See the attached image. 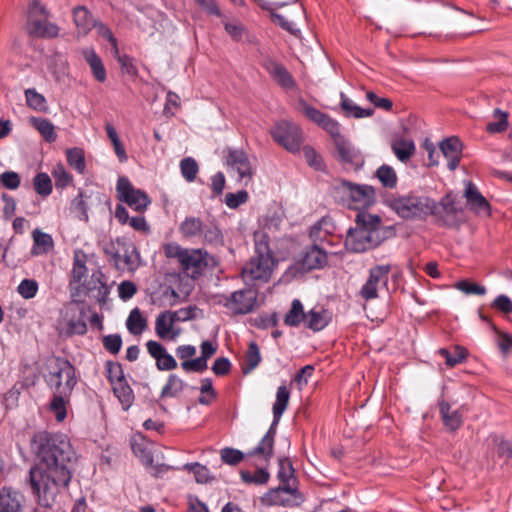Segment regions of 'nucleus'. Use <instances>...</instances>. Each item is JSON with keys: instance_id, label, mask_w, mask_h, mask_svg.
<instances>
[{"instance_id": "nucleus-2", "label": "nucleus", "mask_w": 512, "mask_h": 512, "mask_svg": "<svg viewBox=\"0 0 512 512\" xmlns=\"http://www.w3.org/2000/svg\"><path fill=\"white\" fill-rule=\"evenodd\" d=\"M355 224V227L348 230L345 239L347 250L355 253L375 248L395 234L392 226L383 225L379 215L365 211L357 213Z\"/></svg>"}, {"instance_id": "nucleus-10", "label": "nucleus", "mask_w": 512, "mask_h": 512, "mask_svg": "<svg viewBox=\"0 0 512 512\" xmlns=\"http://www.w3.org/2000/svg\"><path fill=\"white\" fill-rule=\"evenodd\" d=\"M46 383L53 393L71 395L77 383L75 368L64 358H54L49 363Z\"/></svg>"}, {"instance_id": "nucleus-9", "label": "nucleus", "mask_w": 512, "mask_h": 512, "mask_svg": "<svg viewBox=\"0 0 512 512\" xmlns=\"http://www.w3.org/2000/svg\"><path fill=\"white\" fill-rule=\"evenodd\" d=\"M328 262V256L323 247L313 244L308 247L301 261L289 266L279 279L280 285H289L293 280H299L305 271L323 268Z\"/></svg>"}, {"instance_id": "nucleus-33", "label": "nucleus", "mask_w": 512, "mask_h": 512, "mask_svg": "<svg viewBox=\"0 0 512 512\" xmlns=\"http://www.w3.org/2000/svg\"><path fill=\"white\" fill-rule=\"evenodd\" d=\"M29 123L40 133L44 140L52 143L57 139L55 126L51 121L41 117L32 116L29 118Z\"/></svg>"}, {"instance_id": "nucleus-41", "label": "nucleus", "mask_w": 512, "mask_h": 512, "mask_svg": "<svg viewBox=\"0 0 512 512\" xmlns=\"http://www.w3.org/2000/svg\"><path fill=\"white\" fill-rule=\"evenodd\" d=\"M376 178L386 189H393L397 186L398 177L395 170L386 164L381 165L375 172Z\"/></svg>"}, {"instance_id": "nucleus-31", "label": "nucleus", "mask_w": 512, "mask_h": 512, "mask_svg": "<svg viewBox=\"0 0 512 512\" xmlns=\"http://www.w3.org/2000/svg\"><path fill=\"white\" fill-rule=\"evenodd\" d=\"M439 213L436 217L443 218V214L447 219L444 221L447 223L450 218H456L459 214L463 212L462 207L456 202L455 197L452 194H446L439 203Z\"/></svg>"}, {"instance_id": "nucleus-51", "label": "nucleus", "mask_w": 512, "mask_h": 512, "mask_svg": "<svg viewBox=\"0 0 512 512\" xmlns=\"http://www.w3.org/2000/svg\"><path fill=\"white\" fill-rule=\"evenodd\" d=\"M184 381L175 374L168 377L167 383L161 391L162 397H175L184 389Z\"/></svg>"}, {"instance_id": "nucleus-17", "label": "nucleus", "mask_w": 512, "mask_h": 512, "mask_svg": "<svg viewBox=\"0 0 512 512\" xmlns=\"http://www.w3.org/2000/svg\"><path fill=\"white\" fill-rule=\"evenodd\" d=\"M265 502L271 506L291 507L300 504L302 501L297 489L291 484L279 486L270 490L264 498Z\"/></svg>"}, {"instance_id": "nucleus-48", "label": "nucleus", "mask_w": 512, "mask_h": 512, "mask_svg": "<svg viewBox=\"0 0 512 512\" xmlns=\"http://www.w3.org/2000/svg\"><path fill=\"white\" fill-rule=\"evenodd\" d=\"M495 121L489 122L486 125V131L489 133H501L508 127V113L496 108L493 111Z\"/></svg>"}, {"instance_id": "nucleus-45", "label": "nucleus", "mask_w": 512, "mask_h": 512, "mask_svg": "<svg viewBox=\"0 0 512 512\" xmlns=\"http://www.w3.org/2000/svg\"><path fill=\"white\" fill-rule=\"evenodd\" d=\"M261 360L262 357L259 346L254 341L250 342L245 356L243 373L247 374L253 371L260 364Z\"/></svg>"}, {"instance_id": "nucleus-64", "label": "nucleus", "mask_w": 512, "mask_h": 512, "mask_svg": "<svg viewBox=\"0 0 512 512\" xmlns=\"http://www.w3.org/2000/svg\"><path fill=\"white\" fill-rule=\"evenodd\" d=\"M103 346L112 353L117 354L122 347V338L119 334H110L103 338Z\"/></svg>"}, {"instance_id": "nucleus-37", "label": "nucleus", "mask_w": 512, "mask_h": 512, "mask_svg": "<svg viewBox=\"0 0 512 512\" xmlns=\"http://www.w3.org/2000/svg\"><path fill=\"white\" fill-rule=\"evenodd\" d=\"M269 73L274 80L285 89H292L295 87V81L288 70L281 64L271 63Z\"/></svg>"}, {"instance_id": "nucleus-58", "label": "nucleus", "mask_w": 512, "mask_h": 512, "mask_svg": "<svg viewBox=\"0 0 512 512\" xmlns=\"http://www.w3.org/2000/svg\"><path fill=\"white\" fill-rule=\"evenodd\" d=\"M301 149L303 151L304 158L310 167H313L315 170H321L323 168L322 158L313 147L307 145L302 146Z\"/></svg>"}, {"instance_id": "nucleus-6", "label": "nucleus", "mask_w": 512, "mask_h": 512, "mask_svg": "<svg viewBox=\"0 0 512 512\" xmlns=\"http://www.w3.org/2000/svg\"><path fill=\"white\" fill-rule=\"evenodd\" d=\"M337 202L350 209L363 211L376 202L375 188L368 184H357L348 180H340L333 189Z\"/></svg>"}, {"instance_id": "nucleus-26", "label": "nucleus", "mask_w": 512, "mask_h": 512, "mask_svg": "<svg viewBox=\"0 0 512 512\" xmlns=\"http://www.w3.org/2000/svg\"><path fill=\"white\" fill-rule=\"evenodd\" d=\"M73 20L80 35H87L96 24L95 19L84 6L73 9Z\"/></svg>"}, {"instance_id": "nucleus-47", "label": "nucleus", "mask_w": 512, "mask_h": 512, "mask_svg": "<svg viewBox=\"0 0 512 512\" xmlns=\"http://www.w3.org/2000/svg\"><path fill=\"white\" fill-rule=\"evenodd\" d=\"M126 326L128 331L133 335H139L145 330L147 323L138 308H135L130 312L126 321Z\"/></svg>"}, {"instance_id": "nucleus-54", "label": "nucleus", "mask_w": 512, "mask_h": 512, "mask_svg": "<svg viewBox=\"0 0 512 512\" xmlns=\"http://www.w3.org/2000/svg\"><path fill=\"white\" fill-rule=\"evenodd\" d=\"M184 469L192 471L195 475V480L198 483L205 484L213 479L207 467L199 463H188L184 465Z\"/></svg>"}, {"instance_id": "nucleus-63", "label": "nucleus", "mask_w": 512, "mask_h": 512, "mask_svg": "<svg viewBox=\"0 0 512 512\" xmlns=\"http://www.w3.org/2000/svg\"><path fill=\"white\" fill-rule=\"evenodd\" d=\"M164 254L167 258H175L181 263V259L186 255L188 249L181 247L175 242L167 243L163 246Z\"/></svg>"}, {"instance_id": "nucleus-62", "label": "nucleus", "mask_w": 512, "mask_h": 512, "mask_svg": "<svg viewBox=\"0 0 512 512\" xmlns=\"http://www.w3.org/2000/svg\"><path fill=\"white\" fill-rule=\"evenodd\" d=\"M244 459V454L234 448H224L221 450V460L228 465H237Z\"/></svg>"}, {"instance_id": "nucleus-32", "label": "nucleus", "mask_w": 512, "mask_h": 512, "mask_svg": "<svg viewBox=\"0 0 512 512\" xmlns=\"http://www.w3.org/2000/svg\"><path fill=\"white\" fill-rule=\"evenodd\" d=\"M331 320L330 314L326 310L312 309L306 313L305 325L312 331H321L324 329Z\"/></svg>"}, {"instance_id": "nucleus-1", "label": "nucleus", "mask_w": 512, "mask_h": 512, "mask_svg": "<svg viewBox=\"0 0 512 512\" xmlns=\"http://www.w3.org/2000/svg\"><path fill=\"white\" fill-rule=\"evenodd\" d=\"M31 444L40 464L30 469V484L39 504L50 507L71 481V464L76 460V453L63 434L41 431L33 436Z\"/></svg>"}, {"instance_id": "nucleus-60", "label": "nucleus", "mask_w": 512, "mask_h": 512, "mask_svg": "<svg viewBox=\"0 0 512 512\" xmlns=\"http://www.w3.org/2000/svg\"><path fill=\"white\" fill-rule=\"evenodd\" d=\"M21 179L17 172L14 171H5L0 174V184L9 189L15 190L20 186Z\"/></svg>"}, {"instance_id": "nucleus-55", "label": "nucleus", "mask_w": 512, "mask_h": 512, "mask_svg": "<svg viewBox=\"0 0 512 512\" xmlns=\"http://www.w3.org/2000/svg\"><path fill=\"white\" fill-rule=\"evenodd\" d=\"M105 369L107 373V378L112 384V386L114 384H118V382L120 383L125 381L124 372L122 366L119 363L109 361L106 363Z\"/></svg>"}, {"instance_id": "nucleus-59", "label": "nucleus", "mask_w": 512, "mask_h": 512, "mask_svg": "<svg viewBox=\"0 0 512 512\" xmlns=\"http://www.w3.org/2000/svg\"><path fill=\"white\" fill-rule=\"evenodd\" d=\"M249 195L246 190H240L236 193H227L225 195V204L230 209H236L240 205L246 203L248 201Z\"/></svg>"}, {"instance_id": "nucleus-7", "label": "nucleus", "mask_w": 512, "mask_h": 512, "mask_svg": "<svg viewBox=\"0 0 512 512\" xmlns=\"http://www.w3.org/2000/svg\"><path fill=\"white\" fill-rule=\"evenodd\" d=\"M290 399V392L285 385L279 386L276 400L273 404V422L257 446L247 453V456L258 457L268 463L273 456L274 440L278 423L286 410Z\"/></svg>"}, {"instance_id": "nucleus-4", "label": "nucleus", "mask_w": 512, "mask_h": 512, "mask_svg": "<svg viewBox=\"0 0 512 512\" xmlns=\"http://www.w3.org/2000/svg\"><path fill=\"white\" fill-rule=\"evenodd\" d=\"M114 284L115 282H109L108 277L97 267L93 255H88L81 249L74 251L71 288H112Z\"/></svg>"}, {"instance_id": "nucleus-8", "label": "nucleus", "mask_w": 512, "mask_h": 512, "mask_svg": "<svg viewBox=\"0 0 512 512\" xmlns=\"http://www.w3.org/2000/svg\"><path fill=\"white\" fill-rule=\"evenodd\" d=\"M80 291L77 290V293L72 295V301L60 311L56 323V330L60 336L84 335L87 332V307L77 300V297H80Z\"/></svg>"}, {"instance_id": "nucleus-20", "label": "nucleus", "mask_w": 512, "mask_h": 512, "mask_svg": "<svg viewBox=\"0 0 512 512\" xmlns=\"http://www.w3.org/2000/svg\"><path fill=\"white\" fill-rule=\"evenodd\" d=\"M464 197L468 208L479 216H489L490 204L481 194L478 187L471 181L465 182Z\"/></svg>"}, {"instance_id": "nucleus-39", "label": "nucleus", "mask_w": 512, "mask_h": 512, "mask_svg": "<svg viewBox=\"0 0 512 512\" xmlns=\"http://www.w3.org/2000/svg\"><path fill=\"white\" fill-rule=\"evenodd\" d=\"M438 354L445 359V363L448 367H454L463 363L468 356L467 350L458 345L454 346L452 351L446 348H441L438 350Z\"/></svg>"}, {"instance_id": "nucleus-44", "label": "nucleus", "mask_w": 512, "mask_h": 512, "mask_svg": "<svg viewBox=\"0 0 512 512\" xmlns=\"http://www.w3.org/2000/svg\"><path fill=\"white\" fill-rule=\"evenodd\" d=\"M112 387L114 395L120 401L123 409L128 410L131 407L134 400V394L130 386L127 384L126 381H124L120 383L118 382V384H114Z\"/></svg>"}, {"instance_id": "nucleus-36", "label": "nucleus", "mask_w": 512, "mask_h": 512, "mask_svg": "<svg viewBox=\"0 0 512 512\" xmlns=\"http://www.w3.org/2000/svg\"><path fill=\"white\" fill-rule=\"evenodd\" d=\"M200 238L203 243L211 246L217 247L224 245V236L215 222L204 224Z\"/></svg>"}, {"instance_id": "nucleus-23", "label": "nucleus", "mask_w": 512, "mask_h": 512, "mask_svg": "<svg viewBox=\"0 0 512 512\" xmlns=\"http://www.w3.org/2000/svg\"><path fill=\"white\" fill-rule=\"evenodd\" d=\"M189 290H154L151 299L159 307L167 308L186 301Z\"/></svg>"}, {"instance_id": "nucleus-25", "label": "nucleus", "mask_w": 512, "mask_h": 512, "mask_svg": "<svg viewBox=\"0 0 512 512\" xmlns=\"http://www.w3.org/2000/svg\"><path fill=\"white\" fill-rule=\"evenodd\" d=\"M440 150L447 159V167L454 171L461 160L462 143L457 137H450L440 143Z\"/></svg>"}, {"instance_id": "nucleus-24", "label": "nucleus", "mask_w": 512, "mask_h": 512, "mask_svg": "<svg viewBox=\"0 0 512 512\" xmlns=\"http://www.w3.org/2000/svg\"><path fill=\"white\" fill-rule=\"evenodd\" d=\"M24 503L23 494L12 488L0 489V512H21Z\"/></svg>"}, {"instance_id": "nucleus-11", "label": "nucleus", "mask_w": 512, "mask_h": 512, "mask_svg": "<svg viewBox=\"0 0 512 512\" xmlns=\"http://www.w3.org/2000/svg\"><path fill=\"white\" fill-rule=\"evenodd\" d=\"M208 298L214 304L223 305L234 314H248L260 305L257 290H235L230 297L212 295Z\"/></svg>"}, {"instance_id": "nucleus-3", "label": "nucleus", "mask_w": 512, "mask_h": 512, "mask_svg": "<svg viewBox=\"0 0 512 512\" xmlns=\"http://www.w3.org/2000/svg\"><path fill=\"white\" fill-rule=\"evenodd\" d=\"M388 207L405 220H424L438 215L439 205L421 191H410L387 200Z\"/></svg>"}, {"instance_id": "nucleus-12", "label": "nucleus", "mask_w": 512, "mask_h": 512, "mask_svg": "<svg viewBox=\"0 0 512 512\" xmlns=\"http://www.w3.org/2000/svg\"><path fill=\"white\" fill-rule=\"evenodd\" d=\"M273 140L292 154L300 153L304 142V133L294 122L281 120L270 130Z\"/></svg>"}, {"instance_id": "nucleus-15", "label": "nucleus", "mask_w": 512, "mask_h": 512, "mask_svg": "<svg viewBox=\"0 0 512 512\" xmlns=\"http://www.w3.org/2000/svg\"><path fill=\"white\" fill-rule=\"evenodd\" d=\"M226 166L238 174V180L245 185L252 180L254 170L247 153L239 148L227 147L223 150Z\"/></svg>"}, {"instance_id": "nucleus-13", "label": "nucleus", "mask_w": 512, "mask_h": 512, "mask_svg": "<svg viewBox=\"0 0 512 512\" xmlns=\"http://www.w3.org/2000/svg\"><path fill=\"white\" fill-rule=\"evenodd\" d=\"M105 252L111 255L115 265L120 269L135 270L138 267L139 254L131 242L117 238L106 247Z\"/></svg>"}, {"instance_id": "nucleus-42", "label": "nucleus", "mask_w": 512, "mask_h": 512, "mask_svg": "<svg viewBox=\"0 0 512 512\" xmlns=\"http://www.w3.org/2000/svg\"><path fill=\"white\" fill-rule=\"evenodd\" d=\"M71 395H61L53 393V398L50 402L49 409L55 415L58 422H62L67 415L66 405L69 402Z\"/></svg>"}, {"instance_id": "nucleus-52", "label": "nucleus", "mask_w": 512, "mask_h": 512, "mask_svg": "<svg viewBox=\"0 0 512 512\" xmlns=\"http://www.w3.org/2000/svg\"><path fill=\"white\" fill-rule=\"evenodd\" d=\"M180 171L187 182H193L198 174L199 166L192 157H186L180 162Z\"/></svg>"}, {"instance_id": "nucleus-27", "label": "nucleus", "mask_w": 512, "mask_h": 512, "mask_svg": "<svg viewBox=\"0 0 512 512\" xmlns=\"http://www.w3.org/2000/svg\"><path fill=\"white\" fill-rule=\"evenodd\" d=\"M48 17L43 16L40 19H33L28 23L29 32L39 37H56L59 33V27L47 20Z\"/></svg>"}, {"instance_id": "nucleus-18", "label": "nucleus", "mask_w": 512, "mask_h": 512, "mask_svg": "<svg viewBox=\"0 0 512 512\" xmlns=\"http://www.w3.org/2000/svg\"><path fill=\"white\" fill-rule=\"evenodd\" d=\"M208 253L201 249H188L186 255L181 259L183 272L193 279L199 277L208 265Z\"/></svg>"}, {"instance_id": "nucleus-53", "label": "nucleus", "mask_w": 512, "mask_h": 512, "mask_svg": "<svg viewBox=\"0 0 512 512\" xmlns=\"http://www.w3.org/2000/svg\"><path fill=\"white\" fill-rule=\"evenodd\" d=\"M87 210L88 207L84 200V195L82 192H79L71 202V211L79 220L87 222L89 219Z\"/></svg>"}, {"instance_id": "nucleus-19", "label": "nucleus", "mask_w": 512, "mask_h": 512, "mask_svg": "<svg viewBox=\"0 0 512 512\" xmlns=\"http://www.w3.org/2000/svg\"><path fill=\"white\" fill-rule=\"evenodd\" d=\"M298 110L303 113L310 121L322 127L330 135L337 134V130L340 128V125L328 114L313 107L304 100L299 101Z\"/></svg>"}, {"instance_id": "nucleus-40", "label": "nucleus", "mask_w": 512, "mask_h": 512, "mask_svg": "<svg viewBox=\"0 0 512 512\" xmlns=\"http://www.w3.org/2000/svg\"><path fill=\"white\" fill-rule=\"evenodd\" d=\"M306 313L300 300L294 299L290 310L284 317V323L290 327H297L305 321Z\"/></svg>"}, {"instance_id": "nucleus-21", "label": "nucleus", "mask_w": 512, "mask_h": 512, "mask_svg": "<svg viewBox=\"0 0 512 512\" xmlns=\"http://www.w3.org/2000/svg\"><path fill=\"white\" fill-rule=\"evenodd\" d=\"M179 321V312L166 311L160 313L155 320V332L161 339L175 340L181 333L180 328H175V322Z\"/></svg>"}, {"instance_id": "nucleus-61", "label": "nucleus", "mask_w": 512, "mask_h": 512, "mask_svg": "<svg viewBox=\"0 0 512 512\" xmlns=\"http://www.w3.org/2000/svg\"><path fill=\"white\" fill-rule=\"evenodd\" d=\"M271 20L273 23L292 35H297L299 33V29L296 28L295 24L292 21L287 20L282 14L272 11Z\"/></svg>"}, {"instance_id": "nucleus-56", "label": "nucleus", "mask_w": 512, "mask_h": 512, "mask_svg": "<svg viewBox=\"0 0 512 512\" xmlns=\"http://www.w3.org/2000/svg\"><path fill=\"white\" fill-rule=\"evenodd\" d=\"M57 188H65L72 182V176L67 172L63 164L55 165L52 171Z\"/></svg>"}, {"instance_id": "nucleus-49", "label": "nucleus", "mask_w": 512, "mask_h": 512, "mask_svg": "<svg viewBox=\"0 0 512 512\" xmlns=\"http://www.w3.org/2000/svg\"><path fill=\"white\" fill-rule=\"evenodd\" d=\"M33 186L36 193L42 197H47L51 194L53 186L52 181L48 174L37 173L33 178Z\"/></svg>"}, {"instance_id": "nucleus-16", "label": "nucleus", "mask_w": 512, "mask_h": 512, "mask_svg": "<svg viewBox=\"0 0 512 512\" xmlns=\"http://www.w3.org/2000/svg\"><path fill=\"white\" fill-rule=\"evenodd\" d=\"M331 137L342 162L355 169L363 167L365 161L362 153L341 135L340 128L337 130V134H332Z\"/></svg>"}, {"instance_id": "nucleus-5", "label": "nucleus", "mask_w": 512, "mask_h": 512, "mask_svg": "<svg viewBox=\"0 0 512 512\" xmlns=\"http://www.w3.org/2000/svg\"><path fill=\"white\" fill-rule=\"evenodd\" d=\"M254 241L255 255L242 270V277L246 284L254 280L267 282L271 277L274 266V257L269 245V236L265 232H256Z\"/></svg>"}, {"instance_id": "nucleus-35", "label": "nucleus", "mask_w": 512, "mask_h": 512, "mask_svg": "<svg viewBox=\"0 0 512 512\" xmlns=\"http://www.w3.org/2000/svg\"><path fill=\"white\" fill-rule=\"evenodd\" d=\"M204 223L199 217H186L179 226V231L185 238L200 237L203 231Z\"/></svg>"}, {"instance_id": "nucleus-57", "label": "nucleus", "mask_w": 512, "mask_h": 512, "mask_svg": "<svg viewBox=\"0 0 512 512\" xmlns=\"http://www.w3.org/2000/svg\"><path fill=\"white\" fill-rule=\"evenodd\" d=\"M278 478L285 485L291 484L290 482L294 479V469L287 458L279 459Z\"/></svg>"}, {"instance_id": "nucleus-29", "label": "nucleus", "mask_w": 512, "mask_h": 512, "mask_svg": "<svg viewBox=\"0 0 512 512\" xmlns=\"http://www.w3.org/2000/svg\"><path fill=\"white\" fill-rule=\"evenodd\" d=\"M82 54L95 79L99 82H104L107 78L106 69L95 50L93 48H86L82 51Z\"/></svg>"}, {"instance_id": "nucleus-43", "label": "nucleus", "mask_w": 512, "mask_h": 512, "mask_svg": "<svg viewBox=\"0 0 512 512\" xmlns=\"http://www.w3.org/2000/svg\"><path fill=\"white\" fill-rule=\"evenodd\" d=\"M26 104L29 108L38 112H47L48 105L46 98L38 93L35 88H28L24 92Z\"/></svg>"}, {"instance_id": "nucleus-38", "label": "nucleus", "mask_w": 512, "mask_h": 512, "mask_svg": "<svg viewBox=\"0 0 512 512\" xmlns=\"http://www.w3.org/2000/svg\"><path fill=\"white\" fill-rule=\"evenodd\" d=\"M391 149L398 160L406 162L415 153V144L410 139H397L392 142Z\"/></svg>"}, {"instance_id": "nucleus-46", "label": "nucleus", "mask_w": 512, "mask_h": 512, "mask_svg": "<svg viewBox=\"0 0 512 512\" xmlns=\"http://www.w3.org/2000/svg\"><path fill=\"white\" fill-rule=\"evenodd\" d=\"M67 162L79 174H83L86 169L85 155L81 148L74 147L66 151Z\"/></svg>"}, {"instance_id": "nucleus-30", "label": "nucleus", "mask_w": 512, "mask_h": 512, "mask_svg": "<svg viewBox=\"0 0 512 512\" xmlns=\"http://www.w3.org/2000/svg\"><path fill=\"white\" fill-rule=\"evenodd\" d=\"M33 247L31 254L33 256H39L48 253L54 247V241L50 234L42 232L39 229H35L32 232Z\"/></svg>"}, {"instance_id": "nucleus-14", "label": "nucleus", "mask_w": 512, "mask_h": 512, "mask_svg": "<svg viewBox=\"0 0 512 512\" xmlns=\"http://www.w3.org/2000/svg\"><path fill=\"white\" fill-rule=\"evenodd\" d=\"M116 191L118 199L135 211L144 212L151 203L148 195L144 191L136 189L126 177L118 178Z\"/></svg>"}, {"instance_id": "nucleus-50", "label": "nucleus", "mask_w": 512, "mask_h": 512, "mask_svg": "<svg viewBox=\"0 0 512 512\" xmlns=\"http://www.w3.org/2000/svg\"><path fill=\"white\" fill-rule=\"evenodd\" d=\"M331 226L330 222L322 218L316 224H314L310 229V238L314 242V244H321L326 240L327 236L330 234L329 227Z\"/></svg>"}, {"instance_id": "nucleus-34", "label": "nucleus", "mask_w": 512, "mask_h": 512, "mask_svg": "<svg viewBox=\"0 0 512 512\" xmlns=\"http://www.w3.org/2000/svg\"><path fill=\"white\" fill-rule=\"evenodd\" d=\"M439 411L445 426L451 430H457L462 424V415L457 411H451V406L446 401L439 403Z\"/></svg>"}, {"instance_id": "nucleus-22", "label": "nucleus", "mask_w": 512, "mask_h": 512, "mask_svg": "<svg viewBox=\"0 0 512 512\" xmlns=\"http://www.w3.org/2000/svg\"><path fill=\"white\" fill-rule=\"evenodd\" d=\"M147 351L156 360V366L161 371L173 370L177 362L172 355L167 353L165 347L157 341L150 340L146 343Z\"/></svg>"}, {"instance_id": "nucleus-28", "label": "nucleus", "mask_w": 512, "mask_h": 512, "mask_svg": "<svg viewBox=\"0 0 512 512\" xmlns=\"http://www.w3.org/2000/svg\"><path fill=\"white\" fill-rule=\"evenodd\" d=\"M390 279V267L385 265L375 266L370 269L369 278L362 288H385Z\"/></svg>"}]
</instances>
